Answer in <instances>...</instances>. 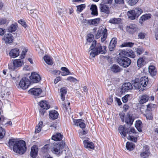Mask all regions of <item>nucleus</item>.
I'll return each mask as SVG.
<instances>
[{"label":"nucleus","mask_w":158,"mask_h":158,"mask_svg":"<svg viewBox=\"0 0 158 158\" xmlns=\"http://www.w3.org/2000/svg\"><path fill=\"white\" fill-rule=\"evenodd\" d=\"M8 143V146L15 153L22 155L26 151V144L24 140L17 141L15 139L11 138L9 139Z\"/></svg>","instance_id":"nucleus-1"},{"label":"nucleus","mask_w":158,"mask_h":158,"mask_svg":"<svg viewBox=\"0 0 158 158\" xmlns=\"http://www.w3.org/2000/svg\"><path fill=\"white\" fill-rule=\"evenodd\" d=\"M118 130L123 138L126 137L127 134L129 135L127 138L128 139L135 142L137 141V138L131 135L132 134H135L137 133L134 127L127 128L124 126L120 125L118 127Z\"/></svg>","instance_id":"nucleus-2"},{"label":"nucleus","mask_w":158,"mask_h":158,"mask_svg":"<svg viewBox=\"0 0 158 158\" xmlns=\"http://www.w3.org/2000/svg\"><path fill=\"white\" fill-rule=\"evenodd\" d=\"M106 46H102L100 43H97V41L94 40L93 41L89 48L90 50H92L90 53V55L92 57H94L100 53H105L106 52Z\"/></svg>","instance_id":"nucleus-3"},{"label":"nucleus","mask_w":158,"mask_h":158,"mask_svg":"<svg viewBox=\"0 0 158 158\" xmlns=\"http://www.w3.org/2000/svg\"><path fill=\"white\" fill-rule=\"evenodd\" d=\"M148 82V77L144 76L141 77L140 79L135 78L133 82V85L136 89L142 91L144 90L143 88L147 86Z\"/></svg>","instance_id":"nucleus-4"},{"label":"nucleus","mask_w":158,"mask_h":158,"mask_svg":"<svg viewBox=\"0 0 158 158\" xmlns=\"http://www.w3.org/2000/svg\"><path fill=\"white\" fill-rule=\"evenodd\" d=\"M65 145V142L63 141L57 143H54L51 146V151L53 154L59 156L62 153Z\"/></svg>","instance_id":"nucleus-5"},{"label":"nucleus","mask_w":158,"mask_h":158,"mask_svg":"<svg viewBox=\"0 0 158 158\" xmlns=\"http://www.w3.org/2000/svg\"><path fill=\"white\" fill-rule=\"evenodd\" d=\"M116 61L119 65L123 68L129 67L131 63V60L127 57L119 53V56L116 59Z\"/></svg>","instance_id":"nucleus-6"},{"label":"nucleus","mask_w":158,"mask_h":158,"mask_svg":"<svg viewBox=\"0 0 158 158\" xmlns=\"http://www.w3.org/2000/svg\"><path fill=\"white\" fill-rule=\"evenodd\" d=\"M101 41L104 42L106 39L107 36V30L106 28L103 27L99 28L95 35V38L97 39L99 38L101 36Z\"/></svg>","instance_id":"nucleus-7"},{"label":"nucleus","mask_w":158,"mask_h":158,"mask_svg":"<svg viewBox=\"0 0 158 158\" xmlns=\"http://www.w3.org/2000/svg\"><path fill=\"white\" fill-rule=\"evenodd\" d=\"M28 92L29 93L33 95L36 98L41 97V94L43 91L40 88L34 87L30 89Z\"/></svg>","instance_id":"nucleus-8"},{"label":"nucleus","mask_w":158,"mask_h":158,"mask_svg":"<svg viewBox=\"0 0 158 158\" xmlns=\"http://www.w3.org/2000/svg\"><path fill=\"white\" fill-rule=\"evenodd\" d=\"M30 81L26 77H23L20 80L19 83L20 87L23 89H27L30 86Z\"/></svg>","instance_id":"nucleus-9"},{"label":"nucleus","mask_w":158,"mask_h":158,"mask_svg":"<svg viewBox=\"0 0 158 158\" xmlns=\"http://www.w3.org/2000/svg\"><path fill=\"white\" fill-rule=\"evenodd\" d=\"M150 154L149 147L145 145L143 147V152H141L140 156L142 158H148Z\"/></svg>","instance_id":"nucleus-10"},{"label":"nucleus","mask_w":158,"mask_h":158,"mask_svg":"<svg viewBox=\"0 0 158 158\" xmlns=\"http://www.w3.org/2000/svg\"><path fill=\"white\" fill-rule=\"evenodd\" d=\"M121 54L126 57H128L132 58H134L136 56L134 52L131 49L123 50L120 52Z\"/></svg>","instance_id":"nucleus-11"},{"label":"nucleus","mask_w":158,"mask_h":158,"mask_svg":"<svg viewBox=\"0 0 158 158\" xmlns=\"http://www.w3.org/2000/svg\"><path fill=\"white\" fill-rule=\"evenodd\" d=\"M127 32L131 34H133L138 31V27L135 24H131L129 26H127L126 27Z\"/></svg>","instance_id":"nucleus-12"},{"label":"nucleus","mask_w":158,"mask_h":158,"mask_svg":"<svg viewBox=\"0 0 158 158\" xmlns=\"http://www.w3.org/2000/svg\"><path fill=\"white\" fill-rule=\"evenodd\" d=\"M30 79L33 83H37L39 82L41 80L40 76L37 73H32L29 77Z\"/></svg>","instance_id":"nucleus-13"},{"label":"nucleus","mask_w":158,"mask_h":158,"mask_svg":"<svg viewBox=\"0 0 158 158\" xmlns=\"http://www.w3.org/2000/svg\"><path fill=\"white\" fill-rule=\"evenodd\" d=\"M99 9L101 12L109 14L110 13L109 7L104 3H101L99 4Z\"/></svg>","instance_id":"nucleus-14"},{"label":"nucleus","mask_w":158,"mask_h":158,"mask_svg":"<svg viewBox=\"0 0 158 158\" xmlns=\"http://www.w3.org/2000/svg\"><path fill=\"white\" fill-rule=\"evenodd\" d=\"M146 58L145 56L139 57L137 60V64L139 68H142L146 64Z\"/></svg>","instance_id":"nucleus-15"},{"label":"nucleus","mask_w":158,"mask_h":158,"mask_svg":"<svg viewBox=\"0 0 158 158\" xmlns=\"http://www.w3.org/2000/svg\"><path fill=\"white\" fill-rule=\"evenodd\" d=\"M14 39V38L13 35L10 33L5 34L3 38V39L5 41L6 43L7 44L12 43Z\"/></svg>","instance_id":"nucleus-16"},{"label":"nucleus","mask_w":158,"mask_h":158,"mask_svg":"<svg viewBox=\"0 0 158 158\" xmlns=\"http://www.w3.org/2000/svg\"><path fill=\"white\" fill-rule=\"evenodd\" d=\"M19 49L18 48H15L11 49L9 53V55L11 57L14 58L19 55Z\"/></svg>","instance_id":"nucleus-17"},{"label":"nucleus","mask_w":158,"mask_h":158,"mask_svg":"<svg viewBox=\"0 0 158 158\" xmlns=\"http://www.w3.org/2000/svg\"><path fill=\"white\" fill-rule=\"evenodd\" d=\"M38 148L37 146L35 145H33L31 148L30 156L32 158H36L37 156Z\"/></svg>","instance_id":"nucleus-18"},{"label":"nucleus","mask_w":158,"mask_h":158,"mask_svg":"<svg viewBox=\"0 0 158 158\" xmlns=\"http://www.w3.org/2000/svg\"><path fill=\"white\" fill-rule=\"evenodd\" d=\"M84 147L86 148L93 150L94 149L95 146L92 142H89L88 140H85L83 142Z\"/></svg>","instance_id":"nucleus-19"},{"label":"nucleus","mask_w":158,"mask_h":158,"mask_svg":"<svg viewBox=\"0 0 158 158\" xmlns=\"http://www.w3.org/2000/svg\"><path fill=\"white\" fill-rule=\"evenodd\" d=\"M59 116V114L55 110H51L49 111V118L51 119L52 120H54L57 119Z\"/></svg>","instance_id":"nucleus-20"},{"label":"nucleus","mask_w":158,"mask_h":158,"mask_svg":"<svg viewBox=\"0 0 158 158\" xmlns=\"http://www.w3.org/2000/svg\"><path fill=\"white\" fill-rule=\"evenodd\" d=\"M82 121H84L83 120H82V119H74L73 122L75 126H79L80 128H84L85 127V124L84 122H81Z\"/></svg>","instance_id":"nucleus-21"},{"label":"nucleus","mask_w":158,"mask_h":158,"mask_svg":"<svg viewBox=\"0 0 158 158\" xmlns=\"http://www.w3.org/2000/svg\"><path fill=\"white\" fill-rule=\"evenodd\" d=\"M117 43V39L116 38H113L111 40L109 46V48L110 51H112L115 48Z\"/></svg>","instance_id":"nucleus-22"},{"label":"nucleus","mask_w":158,"mask_h":158,"mask_svg":"<svg viewBox=\"0 0 158 158\" xmlns=\"http://www.w3.org/2000/svg\"><path fill=\"white\" fill-rule=\"evenodd\" d=\"M134 120V119L132 115L128 114L125 119V122L127 124L131 126L133 124Z\"/></svg>","instance_id":"nucleus-23"},{"label":"nucleus","mask_w":158,"mask_h":158,"mask_svg":"<svg viewBox=\"0 0 158 158\" xmlns=\"http://www.w3.org/2000/svg\"><path fill=\"white\" fill-rule=\"evenodd\" d=\"M152 17L150 14H145L142 15L139 19V23L142 24L145 21L150 19Z\"/></svg>","instance_id":"nucleus-24"},{"label":"nucleus","mask_w":158,"mask_h":158,"mask_svg":"<svg viewBox=\"0 0 158 158\" xmlns=\"http://www.w3.org/2000/svg\"><path fill=\"white\" fill-rule=\"evenodd\" d=\"M148 71L152 77L155 76L157 74V70L155 67L153 65H150L148 67Z\"/></svg>","instance_id":"nucleus-25"},{"label":"nucleus","mask_w":158,"mask_h":158,"mask_svg":"<svg viewBox=\"0 0 158 158\" xmlns=\"http://www.w3.org/2000/svg\"><path fill=\"white\" fill-rule=\"evenodd\" d=\"M100 18H96L88 20V24L89 25L97 26L100 22Z\"/></svg>","instance_id":"nucleus-26"},{"label":"nucleus","mask_w":158,"mask_h":158,"mask_svg":"<svg viewBox=\"0 0 158 158\" xmlns=\"http://www.w3.org/2000/svg\"><path fill=\"white\" fill-rule=\"evenodd\" d=\"M38 104L40 107L46 109H48L50 107V105L48 104V102L46 101H41L39 102Z\"/></svg>","instance_id":"nucleus-27"},{"label":"nucleus","mask_w":158,"mask_h":158,"mask_svg":"<svg viewBox=\"0 0 158 158\" xmlns=\"http://www.w3.org/2000/svg\"><path fill=\"white\" fill-rule=\"evenodd\" d=\"M122 87V89L125 91L131 90L133 88L132 85L130 82L125 83L123 85Z\"/></svg>","instance_id":"nucleus-28"},{"label":"nucleus","mask_w":158,"mask_h":158,"mask_svg":"<svg viewBox=\"0 0 158 158\" xmlns=\"http://www.w3.org/2000/svg\"><path fill=\"white\" fill-rule=\"evenodd\" d=\"M110 69L112 72L116 73L120 72L121 68L118 65L114 64L111 66Z\"/></svg>","instance_id":"nucleus-29"},{"label":"nucleus","mask_w":158,"mask_h":158,"mask_svg":"<svg viewBox=\"0 0 158 158\" xmlns=\"http://www.w3.org/2000/svg\"><path fill=\"white\" fill-rule=\"evenodd\" d=\"M63 138V135L60 133H57L52 137V139L55 141L61 140Z\"/></svg>","instance_id":"nucleus-30"},{"label":"nucleus","mask_w":158,"mask_h":158,"mask_svg":"<svg viewBox=\"0 0 158 158\" xmlns=\"http://www.w3.org/2000/svg\"><path fill=\"white\" fill-rule=\"evenodd\" d=\"M135 127L139 132H141L142 131V123L140 120H138L136 121Z\"/></svg>","instance_id":"nucleus-31"},{"label":"nucleus","mask_w":158,"mask_h":158,"mask_svg":"<svg viewBox=\"0 0 158 158\" xmlns=\"http://www.w3.org/2000/svg\"><path fill=\"white\" fill-rule=\"evenodd\" d=\"M90 9L92 11L91 14L92 15L94 16H97L98 15L97 7L96 5H92L91 6Z\"/></svg>","instance_id":"nucleus-32"},{"label":"nucleus","mask_w":158,"mask_h":158,"mask_svg":"<svg viewBox=\"0 0 158 158\" xmlns=\"http://www.w3.org/2000/svg\"><path fill=\"white\" fill-rule=\"evenodd\" d=\"M134 11L133 10H132L127 12L128 16L130 19L134 20L138 18Z\"/></svg>","instance_id":"nucleus-33"},{"label":"nucleus","mask_w":158,"mask_h":158,"mask_svg":"<svg viewBox=\"0 0 158 158\" xmlns=\"http://www.w3.org/2000/svg\"><path fill=\"white\" fill-rule=\"evenodd\" d=\"M13 62L16 68L21 67L24 64L23 61H22L20 59L14 60Z\"/></svg>","instance_id":"nucleus-34"},{"label":"nucleus","mask_w":158,"mask_h":158,"mask_svg":"<svg viewBox=\"0 0 158 158\" xmlns=\"http://www.w3.org/2000/svg\"><path fill=\"white\" fill-rule=\"evenodd\" d=\"M126 148L130 151H132L135 147V145L133 143L129 142H127L126 144Z\"/></svg>","instance_id":"nucleus-35"},{"label":"nucleus","mask_w":158,"mask_h":158,"mask_svg":"<svg viewBox=\"0 0 158 158\" xmlns=\"http://www.w3.org/2000/svg\"><path fill=\"white\" fill-rule=\"evenodd\" d=\"M18 25L17 23L12 24L8 28V31L10 32H15L17 29Z\"/></svg>","instance_id":"nucleus-36"},{"label":"nucleus","mask_w":158,"mask_h":158,"mask_svg":"<svg viewBox=\"0 0 158 158\" xmlns=\"http://www.w3.org/2000/svg\"><path fill=\"white\" fill-rule=\"evenodd\" d=\"M149 99V96L146 95L144 94L141 96L139 102L140 104H143L148 102Z\"/></svg>","instance_id":"nucleus-37"},{"label":"nucleus","mask_w":158,"mask_h":158,"mask_svg":"<svg viewBox=\"0 0 158 158\" xmlns=\"http://www.w3.org/2000/svg\"><path fill=\"white\" fill-rule=\"evenodd\" d=\"M61 92V98L62 100L64 101L65 99V95L67 93V91L65 89L62 88L60 89Z\"/></svg>","instance_id":"nucleus-38"},{"label":"nucleus","mask_w":158,"mask_h":158,"mask_svg":"<svg viewBox=\"0 0 158 158\" xmlns=\"http://www.w3.org/2000/svg\"><path fill=\"white\" fill-rule=\"evenodd\" d=\"M145 112L144 115L146 117L147 119L150 120L152 119L153 117L152 112L145 111Z\"/></svg>","instance_id":"nucleus-39"},{"label":"nucleus","mask_w":158,"mask_h":158,"mask_svg":"<svg viewBox=\"0 0 158 158\" xmlns=\"http://www.w3.org/2000/svg\"><path fill=\"white\" fill-rule=\"evenodd\" d=\"M44 59L45 62L48 64L49 65H52L53 64L52 60L50 58L47 56H45L44 57Z\"/></svg>","instance_id":"nucleus-40"},{"label":"nucleus","mask_w":158,"mask_h":158,"mask_svg":"<svg viewBox=\"0 0 158 158\" xmlns=\"http://www.w3.org/2000/svg\"><path fill=\"white\" fill-rule=\"evenodd\" d=\"M133 10L138 17L143 13V10L139 7L135 8Z\"/></svg>","instance_id":"nucleus-41"},{"label":"nucleus","mask_w":158,"mask_h":158,"mask_svg":"<svg viewBox=\"0 0 158 158\" xmlns=\"http://www.w3.org/2000/svg\"><path fill=\"white\" fill-rule=\"evenodd\" d=\"M134 45V43L130 42H126L123 43L121 46L122 47H132Z\"/></svg>","instance_id":"nucleus-42"},{"label":"nucleus","mask_w":158,"mask_h":158,"mask_svg":"<svg viewBox=\"0 0 158 158\" xmlns=\"http://www.w3.org/2000/svg\"><path fill=\"white\" fill-rule=\"evenodd\" d=\"M154 106L155 104H154L151 103H149L147 106V109L146 111H151L152 110L154 109Z\"/></svg>","instance_id":"nucleus-43"},{"label":"nucleus","mask_w":158,"mask_h":158,"mask_svg":"<svg viewBox=\"0 0 158 158\" xmlns=\"http://www.w3.org/2000/svg\"><path fill=\"white\" fill-rule=\"evenodd\" d=\"M109 22L113 24H116L119 23L120 21L118 18H114L110 19L109 20Z\"/></svg>","instance_id":"nucleus-44"},{"label":"nucleus","mask_w":158,"mask_h":158,"mask_svg":"<svg viewBox=\"0 0 158 158\" xmlns=\"http://www.w3.org/2000/svg\"><path fill=\"white\" fill-rule=\"evenodd\" d=\"M5 130L2 127H0V139H2L5 134Z\"/></svg>","instance_id":"nucleus-45"},{"label":"nucleus","mask_w":158,"mask_h":158,"mask_svg":"<svg viewBox=\"0 0 158 158\" xmlns=\"http://www.w3.org/2000/svg\"><path fill=\"white\" fill-rule=\"evenodd\" d=\"M144 51V49L142 47L138 48L136 49V53L139 55L142 54Z\"/></svg>","instance_id":"nucleus-46"},{"label":"nucleus","mask_w":158,"mask_h":158,"mask_svg":"<svg viewBox=\"0 0 158 158\" xmlns=\"http://www.w3.org/2000/svg\"><path fill=\"white\" fill-rule=\"evenodd\" d=\"M85 4H81L77 6V10L79 12H81L85 7Z\"/></svg>","instance_id":"nucleus-47"},{"label":"nucleus","mask_w":158,"mask_h":158,"mask_svg":"<svg viewBox=\"0 0 158 158\" xmlns=\"http://www.w3.org/2000/svg\"><path fill=\"white\" fill-rule=\"evenodd\" d=\"M94 38V35L92 34H88L87 37V40L89 42H92Z\"/></svg>","instance_id":"nucleus-48"},{"label":"nucleus","mask_w":158,"mask_h":158,"mask_svg":"<svg viewBox=\"0 0 158 158\" xmlns=\"http://www.w3.org/2000/svg\"><path fill=\"white\" fill-rule=\"evenodd\" d=\"M49 144H46L44 145V147L42 148V152L45 153L48 152L49 150Z\"/></svg>","instance_id":"nucleus-49"},{"label":"nucleus","mask_w":158,"mask_h":158,"mask_svg":"<svg viewBox=\"0 0 158 158\" xmlns=\"http://www.w3.org/2000/svg\"><path fill=\"white\" fill-rule=\"evenodd\" d=\"M16 67L15 66L13 62V63H10L8 64V68L11 71H14L15 70Z\"/></svg>","instance_id":"nucleus-50"},{"label":"nucleus","mask_w":158,"mask_h":158,"mask_svg":"<svg viewBox=\"0 0 158 158\" xmlns=\"http://www.w3.org/2000/svg\"><path fill=\"white\" fill-rule=\"evenodd\" d=\"M138 1L139 0H127V2L129 5L131 6L135 5Z\"/></svg>","instance_id":"nucleus-51"},{"label":"nucleus","mask_w":158,"mask_h":158,"mask_svg":"<svg viewBox=\"0 0 158 158\" xmlns=\"http://www.w3.org/2000/svg\"><path fill=\"white\" fill-rule=\"evenodd\" d=\"M27 49L26 48H24L23 50L22 51V53L20 56V58L23 59L26 54L27 52Z\"/></svg>","instance_id":"nucleus-52"},{"label":"nucleus","mask_w":158,"mask_h":158,"mask_svg":"<svg viewBox=\"0 0 158 158\" xmlns=\"http://www.w3.org/2000/svg\"><path fill=\"white\" fill-rule=\"evenodd\" d=\"M18 22L19 24H21L25 28H26L27 26V24L26 22L24 20L22 19H20L18 20Z\"/></svg>","instance_id":"nucleus-53"},{"label":"nucleus","mask_w":158,"mask_h":158,"mask_svg":"<svg viewBox=\"0 0 158 158\" xmlns=\"http://www.w3.org/2000/svg\"><path fill=\"white\" fill-rule=\"evenodd\" d=\"M145 35L146 34L145 33L140 32L138 35V37L139 39H143L145 37Z\"/></svg>","instance_id":"nucleus-54"},{"label":"nucleus","mask_w":158,"mask_h":158,"mask_svg":"<svg viewBox=\"0 0 158 158\" xmlns=\"http://www.w3.org/2000/svg\"><path fill=\"white\" fill-rule=\"evenodd\" d=\"M113 97L112 96H110L109 98H107V104L109 105H110L113 102Z\"/></svg>","instance_id":"nucleus-55"},{"label":"nucleus","mask_w":158,"mask_h":158,"mask_svg":"<svg viewBox=\"0 0 158 158\" xmlns=\"http://www.w3.org/2000/svg\"><path fill=\"white\" fill-rule=\"evenodd\" d=\"M66 80H68V81H69L70 82H76V81H77V80L76 79L74 78L73 77H71V76L68 77L67 78Z\"/></svg>","instance_id":"nucleus-56"},{"label":"nucleus","mask_w":158,"mask_h":158,"mask_svg":"<svg viewBox=\"0 0 158 158\" xmlns=\"http://www.w3.org/2000/svg\"><path fill=\"white\" fill-rule=\"evenodd\" d=\"M129 96L128 95H126L122 98V100L123 103H126L127 102Z\"/></svg>","instance_id":"nucleus-57"},{"label":"nucleus","mask_w":158,"mask_h":158,"mask_svg":"<svg viewBox=\"0 0 158 158\" xmlns=\"http://www.w3.org/2000/svg\"><path fill=\"white\" fill-rule=\"evenodd\" d=\"M47 109H46L42 108L40 109L39 110L40 115L42 116H43L44 113L46 112V110Z\"/></svg>","instance_id":"nucleus-58"},{"label":"nucleus","mask_w":158,"mask_h":158,"mask_svg":"<svg viewBox=\"0 0 158 158\" xmlns=\"http://www.w3.org/2000/svg\"><path fill=\"white\" fill-rule=\"evenodd\" d=\"M61 69L63 72H65V73H69V74H70V72L67 68L65 67H62L61 68Z\"/></svg>","instance_id":"nucleus-59"},{"label":"nucleus","mask_w":158,"mask_h":158,"mask_svg":"<svg viewBox=\"0 0 158 158\" xmlns=\"http://www.w3.org/2000/svg\"><path fill=\"white\" fill-rule=\"evenodd\" d=\"M115 3L117 4H124V0H114Z\"/></svg>","instance_id":"nucleus-60"},{"label":"nucleus","mask_w":158,"mask_h":158,"mask_svg":"<svg viewBox=\"0 0 158 158\" xmlns=\"http://www.w3.org/2000/svg\"><path fill=\"white\" fill-rule=\"evenodd\" d=\"M42 128L41 127L36 126L35 127V133H39L41 131Z\"/></svg>","instance_id":"nucleus-61"},{"label":"nucleus","mask_w":158,"mask_h":158,"mask_svg":"<svg viewBox=\"0 0 158 158\" xmlns=\"http://www.w3.org/2000/svg\"><path fill=\"white\" fill-rule=\"evenodd\" d=\"M6 19H0V25L4 24L6 23Z\"/></svg>","instance_id":"nucleus-62"},{"label":"nucleus","mask_w":158,"mask_h":158,"mask_svg":"<svg viewBox=\"0 0 158 158\" xmlns=\"http://www.w3.org/2000/svg\"><path fill=\"white\" fill-rule=\"evenodd\" d=\"M125 115V114L123 113H120L119 114V116H120V118L122 121V122H123L124 121V117Z\"/></svg>","instance_id":"nucleus-63"},{"label":"nucleus","mask_w":158,"mask_h":158,"mask_svg":"<svg viewBox=\"0 0 158 158\" xmlns=\"http://www.w3.org/2000/svg\"><path fill=\"white\" fill-rule=\"evenodd\" d=\"M61 78L60 77H57L54 80V83L55 84L57 83L59 81H61Z\"/></svg>","instance_id":"nucleus-64"}]
</instances>
